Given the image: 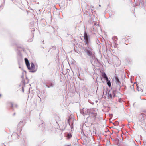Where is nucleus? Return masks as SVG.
<instances>
[{
	"mask_svg": "<svg viewBox=\"0 0 146 146\" xmlns=\"http://www.w3.org/2000/svg\"><path fill=\"white\" fill-rule=\"evenodd\" d=\"M97 109H92L90 111V112L89 114V117L91 120L93 121H94L96 118L97 114Z\"/></svg>",
	"mask_w": 146,
	"mask_h": 146,
	"instance_id": "f257e3e1",
	"label": "nucleus"
},
{
	"mask_svg": "<svg viewBox=\"0 0 146 146\" xmlns=\"http://www.w3.org/2000/svg\"><path fill=\"white\" fill-rule=\"evenodd\" d=\"M115 82L117 84L116 86V89L117 90H120V88H121L120 87V84H121V82L119 81L118 78L117 76H115Z\"/></svg>",
	"mask_w": 146,
	"mask_h": 146,
	"instance_id": "f03ea898",
	"label": "nucleus"
},
{
	"mask_svg": "<svg viewBox=\"0 0 146 146\" xmlns=\"http://www.w3.org/2000/svg\"><path fill=\"white\" fill-rule=\"evenodd\" d=\"M84 39L85 40V44L86 45H87V46L88 45V43L89 42L88 38V36L87 35V33L86 32H85L84 33Z\"/></svg>",
	"mask_w": 146,
	"mask_h": 146,
	"instance_id": "7ed1b4c3",
	"label": "nucleus"
},
{
	"mask_svg": "<svg viewBox=\"0 0 146 146\" xmlns=\"http://www.w3.org/2000/svg\"><path fill=\"white\" fill-rule=\"evenodd\" d=\"M106 94H108V96L109 98L110 97L111 98H113L115 96L114 92H105Z\"/></svg>",
	"mask_w": 146,
	"mask_h": 146,
	"instance_id": "20e7f679",
	"label": "nucleus"
},
{
	"mask_svg": "<svg viewBox=\"0 0 146 146\" xmlns=\"http://www.w3.org/2000/svg\"><path fill=\"white\" fill-rule=\"evenodd\" d=\"M31 66H30L29 64V65L27 66L28 69L29 70H34L35 68V66L34 64L33 63H31Z\"/></svg>",
	"mask_w": 146,
	"mask_h": 146,
	"instance_id": "39448f33",
	"label": "nucleus"
},
{
	"mask_svg": "<svg viewBox=\"0 0 146 146\" xmlns=\"http://www.w3.org/2000/svg\"><path fill=\"white\" fill-rule=\"evenodd\" d=\"M84 51L87 54L90 56H92V52L90 50H86V49L84 50Z\"/></svg>",
	"mask_w": 146,
	"mask_h": 146,
	"instance_id": "423d86ee",
	"label": "nucleus"
},
{
	"mask_svg": "<svg viewBox=\"0 0 146 146\" xmlns=\"http://www.w3.org/2000/svg\"><path fill=\"white\" fill-rule=\"evenodd\" d=\"M102 77L104 78L105 79L106 81H108V78L107 77L106 74L104 72H102Z\"/></svg>",
	"mask_w": 146,
	"mask_h": 146,
	"instance_id": "0eeeda50",
	"label": "nucleus"
},
{
	"mask_svg": "<svg viewBox=\"0 0 146 146\" xmlns=\"http://www.w3.org/2000/svg\"><path fill=\"white\" fill-rule=\"evenodd\" d=\"M25 60L27 66H28L29 64L28 60L26 58H25Z\"/></svg>",
	"mask_w": 146,
	"mask_h": 146,
	"instance_id": "6e6552de",
	"label": "nucleus"
},
{
	"mask_svg": "<svg viewBox=\"0 0 146 146\" xmlns=\"http://www.w3.org/2000/svg\"><path fill=\"white\" fill-rule=\"evenodd\" d=\"M107 82V84L110 86V87L111 86V83L110 81L108 80V81H106Z\"/></svg>",
	"mask_w": 146,
	"mask_h": 146,
	"instance_id": "1a4fd4ad",
	"label": "nucleus"
},
{
	"mask_svg": "<svg viewBox=\"0 0 146 146\" xmlns=\"http://www.w3.org/2000/svg\"><path fill=\"white\" fill-rule=\"evenodd\" d=\"M72 136L70 134H68L67 135V137L68 138H70Z\"/></svg>",
	"mask_w": 146,
	"mask_h": 146,
	"instance_id": "9d476101",
	"label": "nucleus"
},
{
	"mask_svg": "<svg viewBox=\"0 0 146 146\" xmlns=\"http://www.w3.org/2000/svg\"><path fill=\"white\" fill-rule=\"evenodd\" d=\"M113 38L115 40L117 41V37H113Z\"/></svg>",
	"mask_w": 146,
	"mask_h": 146,
	"instance_id": "9b49d317",
	"label": "nucleus"
},
{
	"mask_svg": "<svg viewBox=\"0 0 146 146\" xmlns=\"http://www.w3.org/2000/svg\"><path fill=\"white\" fill-rule=\"evenodd\" d=\"M53 85V84L52 83H51V85L50 86V87L52 86Z\"/></svg>",
	"mask_w": 146,
	"mask_h": 146,
	"instance_id": "f8f14e48",
	"label": "nucleus"
},
{
	"mask_svg": "<svg viewBox=\"0 0 146 146\" xmlns=\"http://www.w3.org/2000/svg\"><path fill=\"white\" fill-rule=\"evenodd\" d=\"M22 90L23 91H24V90L23 89V88H22Z\"/></svg>",
	"mask_w": 146,
	"mask_h": 146,
	"instance_id": "ddd939ff",
	"label": "nucleus"
},
{
	"mask_svg": "<svg viewBox=\"0 0 146 146\" xmlns=\"http://www.w3.org/2000/svg\"><path fill=\"white\" fill-rule=\"evenodd\" d=\"M131 87H133V86H131Z\"/></svg>",
	"mask_w": 146,
	"mask_h": 146,
	"instance_id": "4468645a",
	"label": "nucleus"
}]
</instances>
